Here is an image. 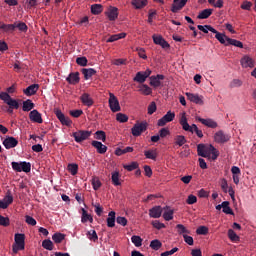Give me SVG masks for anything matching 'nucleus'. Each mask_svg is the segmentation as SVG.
Masks as SVG:
<instances>
[{
    "label": "nucleus",
    "instance_id": "1",
    "mask_svg": "<svg viewBox=\"0 0 256 256\" xmlns=\"http://www.w3.org/2000/svg\"><path fill=\"white\" fill-rule=\"evenodd\" d=\"M179 123L184 131H189V133H195L199 139H203V131L199 129L195 124L189 125V122H187V116L184 113H182Z\"/></svg>",
    "mask_w": 256,
    "mask_h": 256
},
{
    "label": "nucleus",
    "instance_id": "2",
    "mask_svg": "<svg viewBox=\"0 0 256 256\" xmlns=\"http://www.w3.org/2000/svg\"><path fill=\"white\" fill-rule=\"evenodd\" d=\"M15 245H13L12 251L17 254L19 251L25 249V234L17 233L14 236Z\"/></svg>",
    "mask_w": 256,
    "mask_h": 256
},
{
    "label": "nucleus",
    "instance_id": "3",
    "mask_svg": "<svg viewBox=\"0 0 256 256\" xmlns=\"http://www.w3.org/2000/svg\"><path fill=\"white\" fill-rule=\"evenodd\" d=\"M11 165L13 171H16V173H21V171L31 173V164L29 162H12Z\"/></svg>",
    "mask_w": 256,
    "mask_h": 256
},
{
    "label": "nucleus",
    "instance_id": "4",
    "mask_svg": "<svg viewBox=\"0 0 256 256\" xmlns=\"http://www.w3.org/2000/svg\"><path fill=\"white\" fill-rule=\"evenodd\" d=\"M0 99L1 101H4L6 105H9L12 109H19V101L13 99L11 95L7 92H1L0 93Z\"/></svg>",
    "mask_w": 256,
    "mask_h": 256
},
{
    "label": "nucleus",
    "instance_id": "5",
    "mask_svg": "<svg viewBox=\"0 0 256 256\" xmlns=\"http://www.w3.org/2000/svg\"><path fill=\"white\" fill-rule=\"evenodd\" d=\"M72 137H74V141H76V143H83V141H87V139L91 137V131L78 130L72 133Z\"/></svg>",
    "mask_w": 256,
    "mask_h": 256
},
{
    "label": "nucleus",
    "instance_id": "6",
    "mask_svg": "<svg viewBox=\"0 0 256 256\" xmlns=\"http://www.w3.org/2000/svg\"><path fill=\"white\" fill-rule=\"evenodd\" d=\"M108 103L112 113H117L121 111V105H119V100L116 98L115 94L113 93L109 94Z\"/></svg>",
    "mask_w": 256,
    "mask_h": 256
},
{
    "label": "nucleus",
    "instance_id": "7",
    "mask_svg": "<svg viewBox=\"0 0 256 256\" xmlns=\"http://www.w3.org/2000/svg\"><path fill=\"white\" fill-rule=\"evenodd\" d=\"M58 121H60L61 125H65L66 127H71L73 125V121L68 116H65L60 109L54 111Z\"/></svg>",
    "mask_w": 256,
    "mask_h": 256
},
{
    "label": "nucleus",
    "instance_id": "8",
    "mask_svg": "<svg viewBox=\"0 0 256 256\" xmlns=\"http://www.w3.org/2000/svg\"><path fill=\"white\" fill-rule=\"evenodd\" d=\"M133 137H140L141 133H145L147 131V122L136 123L132 129Z\"/></svg>",
    "mask_w": 256,
    "mask_h": 256
},
{
    "label": "nucleus",
    "instance_id": "9",
    "mask_svg": "<svg viewBox=\"0 0 256 256\" xmlns=\"http://www.w3.org/2000/svg\"><path fill=\"white\" fill-rule=\"evenodd\" d=\"M152 71L150 69H147L146 71H139L136 73V76L133 78V81L136 83H145L147 81L148 77H151Z\"/></svg>",
    "mask_w": 256,
    "mask_h": 256
},
{
    "label": "nucleus",
    "instance_id": "10",
    "mask_svg": "<svg viewBox=\"0 0 256 256\" xmlns=\"http://www.w3.org/2000/svg\"><path fill=\"white\" fill-rule=\"evenodd\" d=\"M175 119V112L168 111L162 118L158 120V127H165L167 123H171Z\"/></svg>",
    "mask_w": 256,
    "mask_h": 256
},
{
    "label": "nucleus",
    "instance_id": "11",
    "mask_svg": "<svg viewBox=\"0 0 256 256\" xmlns=\"http://www.w3.org/2000/svg\"><path fill=\"white\" fill-rule=\"evenodd\" d=\"M152 39H153L155 45H160V47H162V49H169L171 47L169 42H167L165 39H163V36H161V35L154 34L152 36Z\"/></svg>",
    "mask_w": 256,
    "mask_h": 256
},
{
    "label": "nucleus",
    "instance_id": "12",
    "mask_svg": "<svg viewBox=\"0 0 256 256\" xmlns=\"http://www.w3.org/2000/svg\"><path fill=\"white\" fill-rule=\"evenodd\" d=\"M187 99L191 101V103H195L196 105H204L203 96H200L199 94H193L191 92L185 93Z\"/></svg>",
    "mask_w": 256,
    "mask_h": 256
},
{
    "label": "nucleus",
    "instance_id": "13",
    "mask_svg": "<svg viewBox=\"0 0 256 256\" xmlns=\"http://www.w3.org/2000/svg\"><path fill=\"white\" fill-rule=\"evenodd\" d=\"M150 86L154 87V89H157L158 87H161L162 82L165 79V75L158 74L156 76H150Z\"/></svg>",
    "mask_w": 256,
    "mask_h": 256
},
{
    "label": "nucleus",
    "instance_id": "14",
    "mask_svg": "<svg viewBox=\"0 0 256 256\" xmlns=\"http://www.w3.org/2000/svg\"><path fill=\"white\" fill-rule=\"evenodd\" d=\"M2 143L5 149H14V147L19 145V141L13 136H7Z\"/></svg>",
    "mask_w": 256,
    "mask_h": 256
},
{
    "label": "nucleus",
    "instance_id": "15",
    "mask_svg": "<svg viewBox=\"0 0 256 256\" xmlns=\"http://www.w3.org/2000/svg\"><path fill=\"white\" fill-rule=\"evenodd\" d=\"M231 139V136L229 134H225L223 130H220L215 133L214 140L216 143H227Z\"/></svg>",
    "mask_w": 256,
    "mask_h": 256
},
{
    "label": "nucleus",
    "instance_id": "16",
    "mask_svg": "<svg viewBox=\"0 0 256 256\" xmlns=\"http://www.w3.org/2000/svg\"><path fill=\"white\" fill-rule=\"evenodd\" d=\"M196 119L197 121H199V123H202V125H205V127H209L210 129H217L218 127L217 122H215L211 118L205 119V118L197 117Z\"/></svg>",
    "mask_w": 256,
    "mask_h": 256
},
{
    "label": "nucleus",
    "instance_id": "17",
    "mask_svg": "<svg viewBox=\"0 0 256 256\" xmlns=\"http://www.w3.org/2000/svg\"><path fill=\"white\" fill-rule=\"evenodd\" d=\"M187 5V0H174V3L172 4L171 11L172 13H178Z\"/></svg>",
    "mask_w": 256,
    "mask_h": 256
},
{
    "label": "nucleus",
    "instance_id": "18",
    "mask_svg": "<svg viewBox=\"0 0 256 256\" xmlns=\"http://www.w3.org/2000/svg\"><path fill=\"white\" fill-rule=\"evenodd\" d=\"M163 215V208L161 206H154L149 210V217L152 219H159Z\"/></svg>",
    "mask_w": 256,
    "mask_h": 256
},
{
    "label": "nucleus",
    "instance_id": "19",
    "mask_svg": "<svg viewBox=\"0 0 256 256\" xmlns=\"http://www.w3.org/2000/svg\"><path fill=\"white\" fill-rule=\"evenodd\" d=\"M244 69L255 67V61L250 56L245 55L240 61Z\"/></svg>",
    "mask_w": 256,
    "mask_h": 256
},
{
    "label": "nucleus",
    "instance_id": "20",
    "mask_svg": "<svg viewBox=\"0 0 256 256\" xmlns=\"http://www.w3.org/2000/svg\"><path fill=\"white\" fill-rule=\"evenodd\" d=\"M29 119L30 121H32V123H43V117L41 116V113H39L37 110L30 111Z\"/></svg>",
    "mask_w": 256,
    "mask_h": 256
},
{
    "label": "nucleus",
    "instance_id": "21",
    "mask_svg": "<svg viewBox=\"0 0 256 256\" xmlns=\"http://www.w3.org/2000/svg\"><path fill=\"white\" fill-rule=\"evenodd\" d=\"M92 147L96 148L97 153H99L100 155H105V153H107V146L104 145L103 143L94 140L91 143Z\"/></svg>",
    "mask_w": 256,
    "mask_h": 256
},
{
    "label": "nucleus",
    "instance_id": "22",
    "mask_svg": "<svg viewBox=\"0 0 256 256\" xmlns=\"http://www.w3.org/2000/svg\"><path fill=\"white\" fill-rule=\"evenodd\" d=\"M80 101L85 105L86 107H93V98H91V95L89 93H83L80 97Z\"/></svg>",
    "mask_w": 256,
    "mask_h": 256
},
{
    "label": "nucleus",
    "instance_id": "23",
    "mask_svg": "<svg viewBox=\"0 0 256 256\" xmlns=\"http://www.w3.org/2000/svg\"><path fill=\"white\" fill-rule=\"evenodd\" d=\"M197 153L199 157H211V153L207 150V146H205V144L197 145Z\"/></svg>",
    "mask_w": 256,
    "mask_h": 256
},
{
    "label": "nucleus",
    "instance_id": "24",
    "mask_svg": "<svg viewBox=\"0 0 256 256\" xmlns=\"http://www.w3.org/2000/svg\"><path fill=\"white\" fill-rule=\"evenodd\" d=\"M39 91V84H32L24 89L23 93L26 94L27 97H31V95H35Z\"/></svg>",
    "mask_w": 256,
    "mask_h": 256
},
{
    "label": "nucleus",
    "instance_id": "25",
    "mask_svg": "<svg viewBox=\"0 0 256 256\" xmlns=\"http://www.w3.org/2000/svg\"><path fill=\"white\" fill-rule=\"evenodd\" d=\"M66 81L70 85H77V83H79L80 81L79 72L70 73L69 76L66 78Z\"/></svg>",
    "mask_w": 256,
    "mask_h": 256
},
{
    "label": "nucleus",
    "instance_id": "26",
    "mask_svg": "<svg viewBox=\"0 0 256 256\" xmlns=\"http://www.w3.org/2000/svg\"><path fill=\"white\" fill-rule=\"evenodd\" d=\"M81 73L84 75V79L88 81V79H91L93 75L97 74V70L93 68H83Z\"/></svg>",
    "mask_w": 256,
    "mask_h": 256
},
{
    "label": "nucleus",
    "instance_id": "27",
    "mask_svg": "<svg viewBox=\"0 0 256 256\" xmlns=\"http://www.w3.org/2000/svg\"><path fill=\"white\" fill-rule=\"evenodd\" d=\"M119 10L116 7H111L106 13L109 21H115L119 17Z\"/></svg>",
    "mask_w": 256,
    "mask_h": 256
},
{
    "label": "nucleus",
    "instance_id": "28",
    "mask_svg": "<svg viewBox=\"0 0 256 256\" xmlns=\"http://www.w3.org/2000/svg\"><path fill=\"white\" fill-rule=\"evenodd\" d=\"M115 211H110L108 213V218L106 219L107 227L113 228L115 227Z\"/></svg>",
    "mask_w": 256,
    "mask_h": 256
},
{
    "label": "nucleus",
    "instance_id": "29",
    "mask_svg": "<svg viewBox=\"0 0 256 256\" xmlns=\"http://www.w3.org/2000/svg\"><path fill=\"white\" fill-rule=\"evenodd\" d=\"M215 34V39H217V41H219V43H221L222 45H227V39H229V37H227L225 34L219 32L216 30V32H214Z\"/></svg>",
    "mask_w": 256,
    "mask_h": 256
},
{
    "label": "nucleus",
    "instance_id": "30",
    "mask_svg": "<svg viewBox=\"0 0 256 256\" xmlns=\"http://www.w3.org/2000/svg\"><path fill=\"white\" fill-rule=\"evenodd\" d=\"M32 109H35V103L31 99L23 101L22 110L25 112H29Z\"/></svg>",
    "mask_w": 256,
    "mask_h": 256
},
{
    "label": "nucleus",
    "instance_id": "31",
    "mask_svg": "<svg viewBox=\"0 0 256 256\" xmlns=\"http://www.w3.org/2000/svg\"><path fill=\"white\" fill-rule=\"evenodd\" d=\"M211 15H213V9H204L198 14L197 19H209Z\"/></svg>",
    "mask_w": 256,
    "mask_h": 256
},
{
    "label": "nucleus",
    "instance_id": "32",
    "mask_svg": "<svg viewBox=\"0 0 256 256\" xmlns=\"http://www.w3.org/2000/svg\"><path fill=\"white\" fill-rule=\"evenodd\" d=\"M125 37H127L126 33L114 34L107 39V43H115V41H119V39H125Z\"/></svg>",
    "mask_w": 256,
    "mask_h": 256
},
{
    "label": "nucleus",
    "instance_id": "33",
    "mask_svg": "<svg viewBox=\"0 0 256 256\" xmlns=\"http://www.w3.org/2000/svg\"><path fill=\"white\" fill-rule=\"evenodd\" d=\"M178 235H190L191 231L185 227L183 224L176 225Z\"/></svg>",
    "mask_w": 256,
    "mask_h": 256
},
{
    "label": "nucleus",
    "instance_id": "34",
    "mask_svg": "<svg viewBox=\"0 0 256 256\" xmlns=\"http://www.w3.org/2000/svg\"><path fill=\"white\" fill-rule=\"evenodd\" d=\"M229 45H233L234 47H239V49H243V42L232 38H226V46Z\"/></svg>",
    "mask_w": 256,
    "mask_h": 256
},
{
    "label": "nucleus",
    "instance_id": "35",
    "mask_svg": "<svg viewBox=\"0 0 256 256\" xmlns=\"http://www.w3.org/2000/svg\"><path fill=\"white\" fill-rule=\"evenodd\" d=\"M139 92L142 95H151L153 93V89L149 87L147 84H142L139 86Z\"/></svg>",
    "mask_w": 256,
    "mask_h": 256
},
{
    "label": "nucleus",
    "instance_id": "36",
    "mask_svg": "<svg viewBox=\"0 0 256 256\" xmlns=\"http://www.w3.org/2000/svg\"><path fill=\"white\" fill-rule=\"evenodd\" d=\"M174 143L178 145V147H183L185 143H187V139L183 135H177L174 137Z\"/></svg>",
    "mask_w": 256,
    "mask_h": 256
},
{
    "label": "nucleus",
    "instance_id": "37",
    "mask_svg": "<svg viewBox=\"0 0 256 256\" xmlns=\"http://www.w3.org/2000/svg\"><path fill=\"white\" fill-rule=\"evenodd\" d=\"M144 155L146 159H152V161L157 160V149L154 150H146L144 151Z\"/></svg>",
    "mask_w": 256,
    "mask_h": 256
},
{
    "label": "nucleus",
    "instance_id": "38",
    "mask_svg": "<svg viewBox=\"0 0 256 256\" xmlns=\"http://www.w3.org/2000/svg\"><path fill=\"white\" fill-rule=\"evenodd\" d=\"M131 3L135 9H143V7H147V0H132Z\"/></svg>",
    "mask_w": 256,
    "mask_h": 256
},
{
    "label": "nucleus",
    "instance_id": "39",
    "mask_svg": "<svg viewBox=\"0 0 256 256\" xmlns=\"http://www.w3.org/2000/svg\"><path fill=\"white\" fill-rule=\"evenodd\" d=\"M197 28L199 31H202V33H209V31H211V33H217V30H215L211 25H198Z\"/></svg>",
    "mask_w": 256,
    "mask_h": 256
},
{
    "label": "nucleus",
    "instance_id": "40",
    "mask_svg": "<svg viewBox=\"0 0 256 256\" xmlns=\"http://www.w3.org/2000/svg\"><path fill=\"white\" fill-rule=\"evenodd\" d=\"M91 13L92 15H100V13H103V5L93 4L91 6Z\"/></svg>",
    "mask_w": 256,
    "mask_h": 256
},
{
    "label": "nucleus",
    "instance_id": "41",
    "mask_svg": "<svg viewBox=\"0 0 256 256\" xmlns=\"http://www.w3.org/2000/svg\"><path fill=\"white\" fill-rule=\"evenodd\" d=\"M163 209H167L164 213H163V219H165V221H171L173 220V214L175 213L173 210L169 209L168 206H166Z\"/></svg>",
    "mask_w": 256,
    "mask_h": 256
},
{
    "label": "nucleus",
    "instance_id": "42",
    "mask_svg": "<svg viewBox=\"0 0 256 256\" xmlns=\"http://www.w3.org/2000/svg\"><path fill=\"white\" fill-rule=\"evenodd\" d=\"M222 211L226 215H235L233 213V209H231V207H229V201L222 202Z\"/></svg>",
    "mask_w": 256,
    "mask_h": 256
},
{
    "label": "nucleus",
    "instance_id": "43",
    "mask_svg": "<svg viewBox=\"0 0 256 256\" xmlns=\"http://www.w3.org/2000/svg\"><path fill=\"white\" fill-rule=\"evenodd\" d=\"M14 29H19L22 33H27L29 27H27V24H25V22H16L14 23Z\"/></svg>",
    "mask_w": 256,
    "mask_h": 256
},
{
    "label": "nucleus",
    "instance_id": "44",
    "mask_svg": "<svg viewBox=\"0 0 256 256\" xmlns=\"http://www.w3.org/2000/svg\"><path fill=\"white\" fill-rule=\"evenodd\" d=\"M88 239L90 241H93L94 243L99 241V236L97 235V232L95 230H90L86 233Z\"/></svg>",
    "mask_w": 256,
    "mask_h": 256
},
{
    "label": "nucleus",
    "instance_id": "45",
    "mask_svg": "<svg viewBox=\"0 0 256 256\" xmlns=\"http://www.w3.org/2000/svg\"><path fill=\"white\" fill-rule=\"evenodd\" d=\"M160 247H163V243H161V241L155 239L150 242V248L154 251H159Z\"/></svg>",
    "mask_w": 256,
    "mask_h": 256
},
{
    "label": "nucleus",
    "instance_id": "46",
    "mask_svg": "<svg viewBox=\"0 0 256 256\" xmlns=\"http://www.w3.org/2000/svg\"><path fill=\"white\" fill-rule=\"evenodd\" d=\"M52 240L54 241V243H62L65 240V234L55 233L52 236Z\"/></svg>",
    "mask_w": 256,
    "mask_h": 256
},
{
    "label": "nucleus",
    "instance_id": "47",
    "mask_svg": "<svg viewBox=\"0 0 256 256\" xmlns=\"http://www.w3.org/2000/svg\"><path fill=\"white\" fill-rule=\"evenodd\" d=\"M116 121H118V123H127V121H129V116H127V114L117 113Z\"/></svg>",
    "mask_w": 256,
    "mask_h": 256
},
{
    "label": "nucleus",
    "instance_id": "48",
    "mask_svg": "<svg viewBox=\"0 0 256 256\" xmlns=\"http://www.w3.org/2000/svg\"><path fill=\"white\" fill-rule=\"evenodd\" d=\"M42 247L47 251H53V242L50 239L43 240Z\"/></svg>",
    "mask_w": 256,
    "mask_h": 256
},
{
    "label": "nucleus",
    "instance_id": "49",
    "mask_svg": "<svg viewBox=\"0 0 256 256\" xmlns=\"http://www.w3.org/2000/svg\"><path fill=\"white\" fill-rule=\"evenodd\" d=\"M95 135H96V139H98L99 141H103V143H105L107 139V134H105V131L98 130L95 132Z\"/></svg>",
    "mask_w": 256,
    "mask_h": 256
},
{
    "label": "nucleus",
    "instance_id": "50",
    "mask_svg": "<svg viewBox=\"0 0 256 256\" xmlns=\"http://www.w3.org/2000/svg\"><path fill=\"white\" fill-rule=\"evenodd\" d=\"M131 241L135 245V247H141V245H143V239L140 238V236H137V235L132 236Z\"/></svg>",
    "mask_w": 256,
    "mask_h": 256
},
{
    "label": "nucleus",
    "instance_id": "51",
    "mask_svg": "<svg viewBox=\"0 0 256 256\" xmlns=\"http://www.w3.org/2000/svg\"><path fill=\"white\" fill-rule=\"evenodd\" d=\"M126 171H135V169H139V163L131 162L130 164H126L123 166Z\"/></svg>",
    "mask_w": 256,
    "mask_h": 256
},
{
    "label": "nucleus",
    "instance_id": "52",
    "mask_svg": "<svg viewBox=\"0 0 256 256\" xmlns=\"http://www.w3.org/2000/svg\"><path fill=\"white\" fill-rule=\"evenodd\" d=\"M76 63L77 65H79L80 67H87V63H89V61L87 60V57L82 56V57H78L76 59Z\"/></svg>",
    "mask_w": 256,
    "mask_h": 256
},
{
    "label": "nucleus",
    "instance_id": "53",
    "mask_svg": "<svg viewBox=\"0 0 256 256\" xmlns=\"http://www.w3.org/2000/svg\"><path fill=\"white\" fill-rule=\"evenodd\" d=\"M68 171H69V173H71V175H76L79 171V165L69 164L68 165Z\"/></svg>",
    "mask_w": 256,
    "mask_h": 256
},
{
    "label": "nucleus",
    "instance_id": "54",
    "mask_svg": "<svg viewBox=\"0 0 256 256\" xmlns=\"http://www.w3.org/2000/svg\"><path fill=\"white\" fill-rule=\"evenodd\" d=\"M111 179L113 185H115L116 187H118V185H121V182L119 181V172H113Z\"/></svg>",
    "mask_w": 256,
    "mask_h": 256
},
{
    "label": "nucleus",
    "instance_id": "55",
    "mask_svg": "<svg viewBox=\"0 0 256 256\" xmlns=\"http://www.w3.org/2000/svg\"><path fill=\"white\" fill-rule=\"evenodd\" d=\"M3 201H5L8 205H11V203H13V194H11V190H8L6 192V195L3 198Z\"/></svg>",
    "mask_w": 256,
    "mask_h": 256
},
{
    "label": "nucleus",
    "instance_id": "56",
    "mask_svg": "<svg viewBox=\"0 0 256 256\" xmlns=\"http://www.w3.org/2000/svg\"><path fill=\"white\" fill-rule=\"evenodd\" d=\"M228 237L230 241H239V236L237 235V233H235L233 229L228 230Z\"/></svg>",
    "mask_w": 256,
    "mask_h": 256
},
{
    "label": "nucleus",
    "instance_id": "57",
    "mask_svg": "<svg viewBox=\"0 0 256 256\" xmlns=\"http://www.w3.org/2000/svg\"><path fill=\"white\" fill-rule=\"evenodd\" d=\"M197 235H207L209 233V228L207 226H200L196 230Z\"/></svg>",
    "mask_w": 256,
    "mask_h": 256
},
{
    "label": "nucleus",
    "instance_id": "58",
    "mask_svg": "<svg viewBox=\"0 0 256 256\" xmlns=\"http://www.w3.org/2000/svg\"><path fill=\"white\" fill-rule=\"evenodd\" d=\"M92 186L94 191H98V189L101 188V180H99V178H93L92 179Z\"/></svg>",
    "mask_w": 256,
    "mask_h": 256
},
{
    "label": "nucleus",
    "instance_id": "59",
    "mask_svg": "<svg viewBox=\"0 0 256 256\" xmlns=\"http://www.w3.org/2000/svg\"><path fill=\"white\" fill-rule=\"evenodd\" d=\"M81 211H82L81 223H87L91 214L87 213V210H85V208H82Z\"/></svg>",
    "mask_w": 256,
    "mask_h": 256
},
{
    "label": "nucleus",
    "instance_id": "60",
    "mask_svg": "<svg viewBox=\"0 0 256 256\" xmlns=\"http://www.w3.org/2000/svg\"><path fill=\"white\" fill-rule=\"evenodd\" d=\"M152 227H154V229H165V225L163 223H161L159 220H154L151 223Z\"/></svg>",
    "mask_w": 256,
    "mask_h": 256
},
{
    "label": "nucleus",
    "instance_id": "61",
    "mask_svg": "<svg viewBox=\"0 0 256 256\" xmlns=\"http://www.w3.org/2000/svg\"><path fill=\"white\" fill-rule=\"evenodd\" d=\"M167 135H171L169 128H161L159 130V136L161 139H165V137H167Z\"/></svg>",
    "mask_w": 256,
    "mask_h": 256
},
{
    "label": "nucleus",
    "instance_id": "62",
    "mask_svg": "<svg viewBox=\"0 0 256 256\" xmlns=\"http://www.w3.org/2000/svg\"><path fill=\"white\" fill-rule=\"evenodd\" d=\"M5 33H11L15 31V24H4V28L2 29Z\"/></svg>",
    "mask_w": 256,
    "mask_h": 256
},
{
    "label": "nucleus",
    "instance_id": "63",
    "mask_svg": "<svg viewBox=\"0 0 256 256\" xmlns=\"http://www.w3.org/2000/svg\"><path fill=\"white\" fill-rule=\"evenodd\" d=\"M157 111V104L155 102H151L148 106V115H153Z\"/></svg>",
    "mask_w": 256,
    "mask_h": 256
},
{
    "label": "nucleus",
    "instance_id": "64",
    "mask_svg": "<svg viewBox=\"0 0 256 256\" xmlns=\"http://www.w3.org/2000/svg\"><path fill=\"white\" fill-rule=\"evenodd\" d=\"M25 219H26V223L28 225H31L32 227H35V225H37V220H35V218H33V217L29 216V215H26Z\"/></svg>",
    "mask_w": 256,
    "mask_h": 256
}]
</instances>
